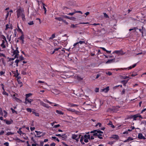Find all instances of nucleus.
<instances>
[{
  "label": "nucleus",
  "instance_id": "nucleus-16",
  "mask_svg": "<svg viewBox=\"0 0 146 146\" xmlns=\"http://www.w3.org/2000/svg\"><path fill=\"white\" fill-rule=\"evenodd\" d=\"M66 109L68 111L72 112H74L76 111V110L74 109H72L70 108H66Z\"/></svg>",
  "mask_w": 146,
  "mask_h": 146
},
{
  "label": "nucleus",
  "instance_id": "nucleus-22",
  "mask_svg": "<svg viewBox=\"0 0 146 146\" xmlns=\"http://www.w3.org/2000/svg\"><path fill=\"white\" fill-rule=\"evenodd\" d=\"M32 113L33 114L35 115L36 116H39V113H36L35 111H32Z\"/></svg>",
  "mask_w": 146,
  "mask_h": 146
},
{
  "label": "nucleus",
  "instance_id": "nucleus-61",
  "mask_svg": "<svg viewBox=\"0 0 146 146\" xmlns=\"http://www.w3.org/2000/svg\"><path fill=\"white\" fill-rule=\"evenodd\" d=\"M88 138H84V141L85 143H87L88 142Z\"/></svg>",
  "mask_w": 146,
  "mask_h": 146
},
{
  "label": "nucleus",
  "instance_id": "nucleus-45",
  "mask_svg": "<svg viewBox=\"0 0 146 146\" xmlns=\"http://www.w3.org/2000/svg\"><path fill=\"white\" fill-rule=\"evenodd\" d=\"M132 68V66H130L128 68H124L123 70H125V69H127L128 70H129L130 69H131Z\"/></svg>",
  "mask_w": 146,
  "mask_h": 146
},
{
  "label": "nucleus",
  "instance_id": "nucleus-53",
  "mask_svg": "<svg viewBox=\"0 0 146 146\" xmlns=\"http://www.w3.org/2000/svg\"><path fill=\"white\" fill-rule=\"evenodd\" d=\"M65 18H66V19H71V18L70 17H69L68 16H63Z\"/></svg>",
  "mask_w": 146,
  "mask_h": 146
},
{
  "label": "nucleus",
  "instance_id": "nucleus-51",
  "mask_svg": "<svg viewBox=\"0 0 146 146\" xmlns=\"http://www.w3.org/2000/svg\"><path fill=\"white\" fill-rule=\"evenodd\" d=\"M120 51L119 50H115L113 53H115L117 54L119 53Z\"/></svg>",
  "mask_w": 146,
  "mask_h": 146
},
{
  "label": "nucleus",
  "instance_id": "nucleus-13",
  "mask_svg": "<svg viewBox=\"0 0 146 146\" xmlns=\"http://www.w3.org/2000/svg\"><path fill=\"white\" fill-rule=\"evenodd\" d=\"M111 138H113L114 139H118L119 138V136L117 135H113L111 137Z\"/></svg>",
  "mask_w": 146,
  "mask_h": 146
},
{
  "label": "nucleus",
  "instance_id": "nucleus-40",
  "mask_svg": "<svg viewBox=\"0 0 146 146\" xmlns=\"http://www.w3.org/2000/svg\"><path fill=\"white\" fill-rule=\"evenodd\" d=\"M77 42L78 43V44H80L85 43V42L84 41H80L78 42Z\"/></svg>",
  "mask_w": 146,
  "mask_h": 146
},
{
  "label": "nucleus",
  "instance_id": "nucleus-9",
  "mask_svg": "<svg viewBox=\"0 0 146 146\" xmlns=\"http://www.w3.org/2000/svg\"><path fill=\"white\" fill-rule=\"evenodd\" d=\"M115 58L108 60L106 62V64H109L111 63H112L114 62L115 61Z\"/></svg>",
  "mask_w": 146,
  "mask_h": 146
},
{
  "label": "nucleus",
  "instance_id": "nucleus-18",
  "mask_svg": "<svg viewBox=\"0 0 146 146\" xmlns=\"http://www.w3.org/2000/svg\"><path fill=\"white\" fill-rule=\"evenodd\" d=\"M25 100L27 101V102H29V103H31L33 101V100L32 99H29V98H25Z\"/></svg>",
  "mask_w": 146,
  "mask_h": 146
},
{
  "label": "nucleus",
  "instance_id": "nucleus-59",
  "mask_svg": "<svg viewBox=\"0 0 146 146\" xmlns=\"http://www.w3.org/2000/svg\"><path fill=\"white\" fill-rule=\"evenodd\" d=\"M127 139L128 140V141H131L133 139L131 138V137H129Z\"/></svg>",
  "mask_w": 146,
  "mask_h": 146
},
{
  "label": "nucleus",
  "instance_id": "nucleus-58",
  "mask_svg": "<svg viewBox=\"0 0 146 146\" xmlns=\"http://www.w3.org/2000/svg\"><path fill=\"white\" fill-rule=\"evenodd\" d=\"M0 56H3V57H5V54L3 53H0Z\"/></svg>",
  "mask_w": 146,
  "mask_h": 146
},
{
  "label": "nucleus",
  "instance_id": "nucleus-19",
  "mask_svg": "<svg viewBox=\"0 0 146 146\" xmlns=\"http://www.w3.org/2000/svg\"><path fill=\"white\" fill-rule=\"evenodd\" d=\"M100 32L101 33L102 35H104L106 33V31L104 29L102 28Z\"/></svg>",
  "mask_w": 146,
  "mask_h": 146
},
{
  "label": "nucleus",
  "instance_id": "nucleus-14",
  "mask_svg": "<svg viewBox=\"0 0 146 146\" xmlns=\"http://www.w3.org/2000/svg\"><path fill=\"white\" fill-rule=\"evenodd\" d=\"M42 3L43 6V8L44 10V14H46V8L45 7V4L44 3H43L42 2Z\"/></svg>",
  "mask_w": 146,
  "mask_h": 146
},
{
  "label": "nucleus",
  "instance_id": "nucleus-56",
  "mask_svg": "<svg viewBox=\"0 0 146 146\" xmlns=\"http://www.w3.org/2000/svg\"><path fill=\"white\" fill-rule=\"evenodd\" d=\"M1 86H2V88L3 91H4L5 88H4V86L3 84H1Z\"/></svg>",
  "mask_w": 146,
  "mask_h": 146
},
{
  "label": "nucleus",
  "instance_id": "nucleus-3",
  "mask_svg": "<svg viewBox=\"0 0 146 146\" xmlns=\"http://www.w3.org/2000/svg\"><path fill=\"white\" fill-rule=\"evenodd\" d=\"M13 54L15 55V58H18V56L19 55V51L18 50V47H16V49L15 50L13 49Z\"/></svg>",
  "mask_w": 146,
  "mask_h": 146
},
{
  "label": "nucleus",
  "instance_id": "nucleus-31",
  "mask_svg": "<svg viewBox=\"0 0 146 146\" xmlns=\"http://www.w3.org/2000/svg\"><path fill=\"white\" fill-rule=\"evenodd\" d=\"M21 128H19V130L17 131V132L20 135L23 134L22 131L21 130Z\"/></svg>",
  "mask_w": 146,
  "mask_h": 146
},
{
  "label": "nucleus",
  "instance_id": "nucleus-2",
  "mask_svg": "<svg viewBox=\"0 0 146 146\" xmlns=\"http://www.w3.org/2000/svg\"><path fill=\"white\" fill-rule=\"evenodd\" d=\"M17 18H19L21 16L22 17L23 19V18H25V15L23 14V12L21 9L19 8L17 10Z\"/></svg>",
  "mask_w": 146,
  "mask_h": 146
},
{
  "label": "nucleus",
  "instance_id": "nucleus-49",
  "mask_svg": "<svg viewBox=\"0 0 146 146\" xmlns=\"http://www.w3.org/2000/svg\"><path fill=\"white\" fill-rule=\"evenodd\" d=\"M26 110L28 112H31L32 111L31 109L29 108H27Z\"/></svg>",
  "mask_w": 146,
  "mask_h": 146
},
{
  "label": "nucleus",
  "instance_id": "nucleus-8",
  "mask_svg": "<svg viewBox=\"0 0 146 146\" xmlns=\"http://www.w3.org/2000/svg\"><path fill=\"white\" fill-rule=\"evenodd\" d=\"M109 87L108 86L105 88H104L102 90V91L104 92L105 93L107 92L109 90Z\"/></svg>",
  "mask_w": 146,
  "mask_h": 146
},
{
  "label": "nucleus",
  "instance_id": "nucleus-28",
  "mask_svg": "<svg viewBox=\"0 0 146 146\" xmlns=\"http://www.w3.org/2000/svg\"><path fill=\"white\" fill-rule=\"evenodd\" d=\"M60 49V48L59 47L58 48H56L54 49V51L52 52L51 53V54H54L55 52H56V51H58V50Z\"/></svg>",
  "mask_w": 146,
  "mask_h": 146
},
{
  "label": "nucleus",
  "instance_id": "nucleus-52",
  "mask_svg": "<svg viewBox=\"0 0 146 146\" xmlns=\"http://www.w3.org/2000/svg\"><path fill=\"white\" fill-rule=\"evenodd\" d=\"M138 115V117H139L141 119H143L144 118L141 115H140V114L139 113H137Z\"/></svg>",
  "mask_w": 146,
  "mask_h": 146
},
{
  "label": "nucleus",
  "instance_id": "nucleus-37",
  "mask_svg": "<svg viewBox=\"0 0 146 146\" xmlns=\"http://www.w3.org/2000/svg\"><path fill=\"white\" fill-rule=\"evenodd\" d=\"M2 94L3 95H6L7 96H9V94L5 91V90H4V91H3L2 92Z\"/></svg>",
  "mask_w": 146,
  "mask_h": 146
},
{
  "label": "nucleus",
  "instance_id": "nucleus-62",
  "mask_svg": "<svg viewBox=\"0 0 146 146\" xmlns=\"http://www.w3.org/2000/svg\"><path fill=\"white\" fill-rule=\"evenodd\" d=\"M5 73V72H3V71H1L0 72V75L1 76L2 75L4 74Z\"/></svg>",
  "mask_w": 146,
  "mask_h": 146
},
{
  "label": "nucleus",
  "instance_id": "nucleus-21",
  "mask_svg": "<svg viewBox=\"0 0 146 146\" xmlns=\"http://www.w3.org/2000/svg\"><path fill=\"white\" fill-rule=\"evenodd\" d=\"M56 113L58 114H59L60 115H63L64 113L63 112L60 110L59 111L58 110H56Z\"/></svg>",
  "mask_w": 146,
  "mask_h": 146
},
{
  "label": "nucleus",
  "instance_id": "nucleus-54",
  "mask_svg": "<svg viewBox=\"0 0 146 146\" xmlns=\"http://www.w3.org/2000/svg\"><path fill=\"white\" fill-rule=\"evenodd\" d=\"M17 73L15 75V77L16 78L17 77H18V76H19V74L18 72V70H17Z\"/></svg>",
  "mask_w": 146,
  "mask_h": 146
},
{
  "label": "nucleus",
  "instance_id": "nucleus-6",
  "mask_svg": "<svg viewBox=\"0 0 146 146\" xmlns=\"http://www.w3.org/2000/svg\"><path fill=\"white\" fill-rule=\"evenodd\" d=\"M138 137L139 139H143L144 140L146 139V138L143 136V134L141 133H139L138 134Z\"/></svg>",
  "mask_w": 146,
  "mask_h": 146
},
{
  "label": "nucleus",
  "instance_id": "nucleus-4",
  "mask_svg": "<svg viewBox=\"0 0 146 146\" xmlns=\"http://www.w3.org/2000/svg\"><path fill=\"white\" fill-rule=\"evenodd\" d=\"M138 115L137 114L135 115H131L130 116V118L133 119V120H136L137 118L138 117Z\"/></svg>",
  "mask_w": 146,
  "mask_h": 146
},
{
  "label": "nucleus",
  "instance_id": "nucleus-11",
  "mask_svg": "<svg viewBox=\"0 0 146 146\" xmlns=\"http://www.w3.org/2000/svg\"><path fill=\"white\" fill-rule=\"evenodd\" d=\"M15 140L16 141L18 142H22L23 143L24 142V141H23L20 139H19V138L18 137H17L15 139Z\"/></svg>",
  "mask_w": 146,
  "mask_h": 146
},
{
  "label": "nucleus",
  "instance_id": "nucleus-23",
  "mask_svg": "<svg viewBox=\"0 0 146 146\" xmlns=\"http://www.w3.org/2000/svg\"><path fill=\"white\" fill-rule=\"evenodd\" d=\"M4 121L6 122V124L7 125H9L11 123V121L8 120H7L6 119L4 120Z\"/></svg>",
  "mask_w": 146,
  "mask_h": 146
},
{
  "label": "nucleus",
  "instance_id": "nucleus-30",
  "mask_svg": "<svg viewBox=\"0 0 146 146\" xmlns=\"http://www.w3.org/2000/svg\"><path fill=\"white\" fill-rule=\"evenodd\" d=\"M77 135H75V134L72 135V138L73 139H76V138L77 137Z\"/></svg>",
  "mask_w": 146,
  "mask_h": 146
},
{
  "label": "nucleus",
  "instance_id": "nucleus-25",
  "mask_svg": "<svg viewBox=\"0 0 146 146\" xmlns=\"http://www.w3.org/2000/svg\"><path fill=\"white\" fill-rule=\"evenodd\" d=\"M1 46L3 48H4L6 46L5 44V42L4 40H2V42L1 44Z\"/></svg>",
  "mask_w": 146,
  "mask_h": 146
},
{
  "label": "nucleus",
  "instance_id": "nucleus-29",
  "mask_svg": "<svg viewBox=\"0 0 146 146\" xmlns=\"http://www.w3.org/2000/svg\"><path fill=\"white\" fill-rule=\"evenodd\" d=\"M84 139V138L83 137V136H82L80 140V142L82 144H85L83 142V139Z\"/></svg>",
  "mask_w": 146,
  "mask_h": 146
},
{
  "label": "nucleus",
  "instance_id": "nucleus-15",
  "mask_svg": "<svg viewBox=\"0 0 146 146\" xmlns=\"http://www.w3.org/2000/svg\"><path fill=\"white\" fill-rule=\"evenodd\" d=\"M108 125H110V127L113 128H115V126L113 125L112 122L111 121H110Z\"/></svg>",
  "mask_w": 146,
  "mask_h": 146
},
{
  "label": "nucleus",
  "instance_id": "nucleus-10",
  "mask_svg": "<svg viewBox=\"0 0 146 146\" xmlns=\"http://www.w3.org/2000/svg\"><path fill=\"white\" fill-rule=\"evenodd\" d=\"M129 80V79H128L127 80H123L121 82V83L123 84V85L124 86H126V84L127 83L128 81Z\"/></svg>",
  "mask_w": 146,
  "mask_h": 146
},
{
  "label": "nucleus",
  "instance_id": "nucleus-7",
  "mask_svg": "<svg viewBox=\"0 0 146 146\" xmlns=\"http://www.w3.org/2000/svg\"><path fill=\"white\" fill-rule=\"evenodd\" d=\"M142 29L143 31L142 34V36L143 37L144 36H146V29L143 26H142Z\"/></svg>",
  "mask_w": 146,
  "mask_h": 146
},
{
  "label": "nucleus",
  "instance_id": "nucleus-35",
  "mask_svg": "<svg viewBox=\"0 0 146 146\" xmlns=\"http://www.w3.org/2000/svg\"><path fill=\"white\" fill-rule=\"evenodd\" d=\"M19 60L18 59H17L15 61V63H16V66H18V63L19 62Z\"/></svg>",
  "mask_w": 146,
  "mask_h": 146
},
{
  "label": "nucleus",
  "instance_id": "nucleus-42",
  "mask_svg": "<svg viewBox=\"0 0 146 146\" xmlns=\"http://www.w3.org/2000/svg\"><path fill=\"white\" fill-rule=\"evenodd\" d=\"M137 75V72H133V73L131 74V76L132 77L135 76Z\"/></svg>",
  "mask_w": 146,
  "mask_h": 146
},
{
  "label": "nucleus",
  "instance_id": "nucleus-33",
  "mask_svg": "<svg viewBox=\"0 0 146 146\" xmlns=\"http://www.w3.org/2000/svg\"><path fill=\"white\" fill-rule=\"evenodd\" d=\"M24 57H23L22 56V55L19 56V59L18 60H19V61H21L23 60H24Z\"/></svg>",
  "mask_w": 146,
  "mask_h": 146
},
{
  "label": "nucleus",
  "instance_id": "nucleus-34",
  "mask_svg": "<svg viewBox=\"0 0 146 146\" xmlns=\"http://www.w3.org/2000/svg\"><path fill=\"white\" fill-rule=\"evenodd\" d=\"M55 19H56L59 21H62L63 19L62 18L60 17H56L55 18Z\"/></svg>",
  "mask_w": 146,
  "mask_h": 146
},
{
  "label": "nucleus",
  "instance_id": "nucleus-32",
  "mask_svg": "<svg viewBox=\"0 0 146 146\" xmlns=\"http://www.w3.org/2000/svg\"><path fill=\"white\" fill-rule=\"evenodd\" d=\"M52 138L54 140H56L57 141L59 142L60 141L58 139V138H57L55 136H52Z\"/></svg>",
  "mask_w": 146,
  "mask_h": 146
},
{
  "label": "nucleus",
  "instance_id": "nucleus-38",
  "mask_svg": "<svg viewBox=\"0 0 146 146\" xmlns=\"http://www.w3.org/2000/svg\"><path fill=\"white\" fill-rule=\"evenodd\" d=\"M14 133H12L11 132H8L6 134L7 135H12L14 134Z\"/></svg>",
  "mask_w": 146,
  "mask_h": 146
},
{
  "label": "nucleus",
  "instance_id": "nucleus-27",
  "mask_svg": "<svg viewBox=\"0 0 146 146\" xmlns=\"http://www.w3.org/2000/svg\"><path fill=\"white\" fill-rule=\"evenodd\" d=\"M32 94L31 93L28 94H26L25 95V96H26L25 98H28L30 96H32Z\"/></svg>",
  "mask_w": 146,
  "mask_h": 146
},
{
  "label": "nucleus",
  "instance_id": "nucleus-17",
  "mask_svg": "<svg viewBox=\"0 0 146 146\" xmlns=\"http://www.w3.org/2000/svg\"><path fill=\"white\" fill-rule=\"evenodd\" d=\"M18 83L19 85V86L20 87H21L22 86V82H21L20 79H17Z\"/></svg>",
  "mask_w": 146,
  "mask_h": 146
},
{
  "label": "nucleus",
  "instance_id": "nucleus-1",
  "mask_svg": "<svg viewBox=\"0 0 146 146\" xmlns=\"http://www.w3.org/2000/svg\"><path fill=\"white\" fill-rule=\"evenodd\" d=\"M90 133H93V136H97L100 139H102L103 138V135L101 134H103V133L101 131L94 130L91 131Z\"/></svg>",
  "mask_w": 146,
  "mask_h": 146
},
{
  "label": "nucleus",
  "instance_id": "nucleus-55",
  "mask_svg": "<svg viewBox=\"0 0 146 146\" xmlns=\"http://www.w3.org/2000/svg\"><path fill=\"white\" fill-rule=\"evenodd\" d=\"M9 25L8 24H7L6 25L5 30H7L8 29H9V28H10V27H9Z\"/></svg>",
  "mask_w": 146,
  "mask_h": 146
},
{
  "label": "nucleus",
  "instance_id": "nucleus-26",
  "mask_svg": "<svg viewBox=\"0 0 146 146\" xmlns=\"http://www.w3.org/2000/svg\"><path fill=\"white\" fill-rule=\"evenodd\" d=\"M55 34H52L50 37L49 38V40H52L54 38H55Z\"/></svg>",
  "mask_w": 146,
  "mask_h": 146
},
{
  "label": "nucleus",
  "instance_id": "nucleus-46",
  "mask_svg": "<svg viewBox=\"0 0 146 146\" xmlns=\"http://www.w3.org/2000/svg\"><path fill=\"white\" fill-rule=\"evenodd\" d=\"M106 74L109 76L111 75L112 74V73L110 72H106Z\"/></svg>",
  "mask_w": 146,
  "mask_h": 146
},
{
  "label": "nucleus",
  "instance_id": "nucleus-64",
  "mask_svg": "<svg viewBox=\"0 0 146 146\" xmlns=\"http://www.w3.org/2000/svg\"><path fill=\"white\" fill-rule=\"evenodd\" d=\"M56 144L54 143H52L50 144V146H55Z\"/></svg>",
  "mask_w": 146,
  "mask_h": 146
},
{
  "label": "nucleus",
  "instance_id": "nucleus-48",
  "mask_svg": "<svg viewBox=\"0 0 146 146\" xmlns=\"http://www.w3.org/2000/svg\"><path fill=\"white\" fill-rule=\"evenodd\" d=\"M11 110L12 112L13 113H17V111L14 110L12 108H11Z\"/></svg>",
  "mask_w": 146,
  "mask_h": 146
},
{
  "label": "nucleus",
  "instance_id": "nucleus-12",
  "mask_svg": "<svg viewBox=\"0 0 146 146\" xmlns=\"http://www.w3.org/2000/svg\"><path fill=\"white\" fill-rule=\"evenodd\" d=\"M68 106L69 107H77L78 105H77L72 103H69L68 104Z\"/></svg>",
  "mask_w": 146,
  "mask_h": 146
},
{
  "label": "nucleus",
  "instance_id": "nucleus-60",
  "mask_svg": "<svg viewBox=\"0 0 146 146\" xmlns=\"http://www.w3.org/2000/svg\"><path fill=\"white\" fill-rule=\"evenodd\" d=\"M4 145H5V146H9V143L8 142H6L4 143Z\"/></svg>",
  "mask_w": 146,
  "mask_h": 146
},
{
  "label": "nucleus",
  "instance_id": "nucleus-36",
  "mask_svg": "<svg viewBox=\"0 0 146 146\" xmlns=\"http://www.w3.org/2000/svg\"><path fill=\"white\" fill-rule=\"evenodd\" d=\"M44 101L45 102H46L47 103H49L50 104H53V103H52L51 102H50L47 99H45V100H44Z\"/></svg>",
  "mask_w": 146,
  "mask_h": 146
},
{
  "label": "nucleus",
  "instance_id": "nucleus-44",
  "mask_svg": "<svg viewBox=\"0 0 146 146\" xmlns=\"http://www.w3.org/2000/svg\"><path fill=\"white\" fill-rule=\"evenodd\" d=\"M78 25V24H76V25H74V24H72L70 26V27L72 28H74L77 27V25Z\"/></svg>",
  "mask_w": 146,
  "mask_h": 146
},
{
  "label": "nucleus",
  "instance_id": "nucleus-5",
  "mask_svg": "<svg viewBox=\"0 0 146 146\" xmlns=\"http://www.w3.org/2000/svg\"><path fill=\"white\" fill-rule=\"evenodd\" d=\"M40 104L42 106L45 107L47 108H50V106H49L48 104H46L44 102H40Z\"/></svg>",
  "mask_w": 146,
  "mask_h": 146
},
{
  "label": "nucleus",
  "instance_id": "nucleus-24",
  "mask_svg": "<svg viewBox=\"0 0 146 146\" xmlns=\"http://www.w3.org/2000/svg\"><path fill=\"white\" fill-rule=\"evenodd\" d=\"M83 137L84 138H88V139H90V135H85Z\"/></svg>",
  "mask_w": 146,
  "mask_h": 146
},
{
  "label": "nucleus",
  "instance_id": "nucleus-63",
  "mask_svg": "<svg viewBox=\"0 0 146 146\" xmlns=\"http://www.w3.org/2000/svg\"><path fill=\"white\" fill-rule=\"evenodd\" d=\"M4 133V131L3 130H2L1 131V132H0V135H2Z\"/></svg>",
  "mask_w": 146,
  "mask_h": 146
},
{
  "label": "nucleus",
  "instance_id": "nucleus-50",
  "mask_svg": "<svg viewBox=\"0 0 146 146\" xmlns=\"http://www.w3.org/2000/svg\"><path fill=\"white\" fill-rule=\"evenodd\" d=\"M18 31H19L20 32H21L22 34H23V31H22V30L20 29L19 27V26H18Z\"/></svg>",
  "mask_w": 146,
  "mask_h": 146
},
{
  "label": "nucleus",
  "instance_id": "nucleus-20",
  "mask_svg": "<svg viewBox=\"0 0 146 146\" xmlns=\"http://www.w3.org/2000/svg\"><path fill=\"white\" fill-rule=\"evenodd\" d=\"M18 39L21 40H23L24 39V35L23 34Z\"/></svg>",
  "mask_w": 146,
  "mask_h": 146
},
{
  "label": "nucleus",
  "instance_id": "nucleus-39",
  "mask_svg": "<svg viewBox=\"0 0 146 146\" xmlns=\"http://www.w3.org/2000/svg\"><path fill=\"white\" fill-rule=\"evenodd\" d=\"M28 24L29 25H33L34 24V22L33 21H30L28 23Z\"/></svg>",
  "mask_w": 146,
  "mask_h": 146
},
{
  "label": "nucleus",
  "instance_id": "nucleus-47",
  "mask_svg": "<svg viewBox=\"0 0 146 146\" xmlns=\"http://www.w3.org/2000/svg\"><path fill=\"white\" fill-rule=\"evenodd\" d=\"M35 132L36 133V135H40L42 133V132L37 131H35Z\"/></svg>",
  "mask_w": 146,
  "mask_h": 146
},
{
  "label": "nucleus",
  "instance_id": "nucleus-57",
  "mask_svg": "<svg viewBox=\"0 0 146 146\" xmlns=\"http://www.w3.org/2000/svg\"><path fill=\"white\" fill-rule=\"evenodd\" d=\"M101 74L99 73L96 76V79L98 78L100 76H101Z\"/></svg>",
  "mask_w": 146,
  "mask_h": 146
},
{
  "label": "nucleus",
  "instance_id": "nucleus-43",
  "mask_svg": "<svg viewBox=\"0 0 146 146\" xmlns=\"http://www.w3.org/2000/svg\"><path fill=\"white\" fill-rule=\"evenodd\" d=\"M125 89H123V90L121 92V95H123V94H125Z\"/></svg>",
  "mask_w": 146,
  "mask_h": 146
},
{
  "label": "nucleus",
  "instance_id": "nucleus-41",
  "mask_svg": "<svg viewBox=\"0 0 146 146\" xmlns=\"http://www.w3.org/2000/svg\"><path fill=\"white\" fill-rule=\"evenodd\" d=\"M0 115L1 116L3 115L2 109L1 108H0Z\"/></svg>",
  "mask_w": 146,
  "mask_h": 146
}]
</instances>
